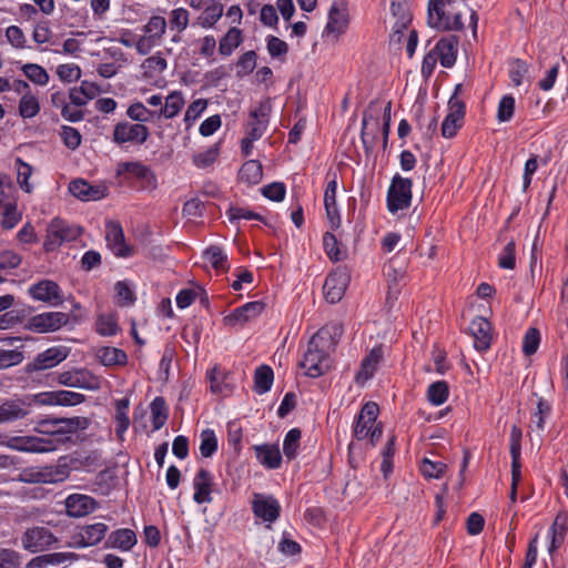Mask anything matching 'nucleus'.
I'll return each mask as SVG.
<instances>
[{
  "mask_svg": "<svg viewBox=\"0 0 568 568\" xmlns=\"http://www.w3.org/2000/svg\"><path fill=\"white\" fill-rule=\"evenodd\" d=\"M115 174L119 185L138 192L151 193L159 186L156 174L140 161L118 163Z\"/></svg>",
  "mask_w": 568,
  "mask_h": 568,
  "instance_id": "f257e3e1",
  "label": "nucleus"
},
{
  "mask_svg": "<svg viewBox=\"0 0 568 568\" xmlns=\"http://www.w3.org/2000/svg\"><path fill=\"white\" fill-rule=\"evenodd\" d=\"M455 2L456 0H428V26L442 32L463 31V13L454 9Z\"/></svg>",
  "mask_w": 568,
  "mask_h": 568,
  "instance_id": "f03ea898",
  "label": "nucleus"
},
{
  "mask_svg": "<svg viewBox=\"0 0 568 568\" xmlns=\"http://www.w3.org/2000/svg\"><path fill=\"white\" fill-rule=\"evenodd\" d=\"M331 336L329 326L326 325L318 329L308 341L307 349L300 363V366L306 371L305 374L308 377L316 378L326 373L328 368L326 365L328 354L324 349V344Z\"/></svg>",
  "mask_w": 568,
  "mask_h": 568,
  "instance_id": "7ed1b4c3",
  "label": "nucleus"
},
{
  "mask_svg": "<svg viewBox=\"0 0 568 568\" xmlns=\"http://www.w3.org/2000/svg\"><path fill=\"white\" fill-rule=\"evenodd\" d=\"M413 181L396 173L389 184L386 195L387 210L390 213L407 210L413 200Z\"/></svg>",
  "mask_w": 568,
  "mask_h": 568,
  "instance_id": "20e7f679",
  "label": "nucleus"
},
{
  "mask_svg": "<svg viewBox=\"0 0 568 568\" xmlns=\"http://www.w3.org/2000/svg\"><path fill=\"white\" fill-rule=\"evenodd\" d=\"M89 422L85 417H45L36 423V432L45 435H68L85 429Z\"/></svg>",
  "mask_w": 568,
  "mask_h": 568,
  "instance_id": "39448f33",
  "label": "nucleus"
},
{
  "mask_svg": "<svg viewBox=\"0 0 568 568\" xmlns=\"http://www.w3.org/2000/svg\"><path fill=\"white\" fill-rule=\"evenodd\" d=\"M82 234V229L71 225L65 221L55 217L49 224L47 236L43 242V250L47 253L57 251L64 242L77 240Z\"/></svg>",
  "mask_w": 568,
  "mask_h": 568,
  "instance_id": "423d86ee",
  "label": "nucleus"
},
{
  "mask_svg": "<svg viewBox=\"0 0 568 568\" xmlns=\"http://www.w3.org/2000/svg\"><path fill=\"white\" fill-rule=\"evenodd\" d=\"M58 542V537L50 529L40 526L28 528L21 536L23 549L32 554L44 551Z\"/></svg>",
  "mask_w": 568,
  "mask_h": 568,
  "instance_id": "0eeeda50",
  "label": "nucleus"
},
{
  "mask_svg": "<svg viewBox=\"0 0 568 568\" xmlns=\"http://www.w3.org/2000/svg\"><path fill=\"white\" fill-rule=\"evenodd\" d=\"M351 283V273L347 266H338L325 278L323 293L325 300L331 304L338 303Z\"/></svg>",
  "mask_w": 568,
  "mask_h": 568,
  "instance_id": "6e6552de",
  "label": "nucleus"
},
{
  "mask_svg": "<svg viewBox=\"0 0 568 568\" xmlns=\"http://www.w3.org/2000/svg\"><path fill=\"white\" fill-rule=\"evenodd\" d=\"M70 475V468L67 463L54 466H43L28 468L23 471L26 483L55 484L67 479Z\"/></svg>",
  "mask_w": 568,
  "mask_h": 568,
  "instance_id": "1a4fd4ad",
  "label": "nucleus"
},
{
  "mask_svg": "<svg viewBox=\"0 0 568 568\" xmlns=\"http://www.w3.org/2000/svg\"><path fill=\"white\" fill-rule=\"evenodd\" d=\"M109 534V527L106 524L97 521L93 524H87L79 528L78 534L72 537V542L69 547L74 548H88L99 545L101 541H105Z\"/></svg>",
  "mask_w": 568,
  "mask_h": 568,
  "instance_id": "9d476101",
  "label": "nucleus"
},
{
  "mask_svg": "<svg viewBox=\"0 0 568 568\" xmlns=\"http://www.w3.org/2000/svg\"><path fill=\"white\" fill-rule=\"evenodd\" d=\"M150 136V130L142 123L119 122L114 125L112 141L122 145L124 143L143 144Z\"/></svg>",
  "mask_w": 568,
  "mask_h": 568,
  "instance_id": "9b49d317",
  "label": "nucleus"
},
{
  "mask_svg": "<svg viewBox=\"0 0 568 568\" xmlns=\"http://www.w3.org/2000/svg\"><path fill=\"white\" fill-rule=\"evenodd\" d=\"M69 322V315L62 312H44L29 318L24 328L34 333L55 332Z\"/></svg>",
  "mask_w": 568,
  "mask_h": 568,
  "instance_id": "f8f14e48",
  "label": "nucleus"
},
{
  "mask_svg": "<svg viewBox=\"0 0 568 568\" xmlns=\"http://www.w3.org/2000/svg\"><path fill=\"white\" fill-rule=\"evenodd\" d=\"M68 351L64 346H52L39 353L33 361L24 366L27 374L40 372L55 367L68 357Z\"/></svg>",
  "mask_w": 568,
  "mask_h": 568,
  "instance_id": "ddd939ff",
  "label": "nucleus"
},
{
  "mask_svg": "<svg viewBox=\"0 0 568 568\" xmlns=\"http://www.w3.org/2000/svg\"><path fill=\"white\" fill-rule=\"evenodd\" d=\"M105 241L108 247L116 257L125 258L133 255V248L126 244L123 227L120 222H106Z\"/></svg>",
  "mask_w": 568,
  "mask_h": 568,
  "instance_id": "4468645a",
  "label": "nucleus"
},
{
  "mask_svg": "<svg viewBox=\"0 0 568 568\" xmlns=\"http://www.w3.org/2000/svg\"><path fill=\"white\" fill-rule=\"evenodd\" d=\"M327 184L324 191V207L326 216L331 223V229L336 231L342 223L341 214L336 203L337 174L328 172L326 175Z\"/></svg>",
  "mask_w": 568,
  "mask_h": 568,
  "instance_id": "2eb2a0df",
  "label": "nucleus"
},
{
  "mask_svg": "<svg viewBox=\"0 0 568 568\" xmlns=\"http://www.w3.org/2000/svg\"><path fill=\"white\" fill-rule=\"evenodd\" d=\"M379 407L375 402H367L363 405L353 427V436L357 440L368 437L369 430L375 426Z\"/></svg>",
  "mask_w": 568,
  "mask_h": 568,
  "instance_id": "dca6fc26",
  "label": "nucleus"
},
{
  "mask_svg": "<svg viewBox=\"0 0 568 568\" xmlns=\"http://www.w3.org/2000/svg\"><path fill=\"white\" fill-rule=\"evenodd\" d=\"M28 293L33 300L48 303L50 305H58L63 301L60 286L51 280H41L32 284L28 288Z\"/></svg>",
  "mask_w": 568,
  "mask_h": 568,
  "instance_id": "f3484780",
  "label": "nucleus"
},
{
  "mask_svg": "<svg viewBox=\"0 0 568 568\" xmlns=\"http://www.w3.org/2000/svg\"><path fill=\"white\" fill-rule=\"evenodd\" d=\"M64 506L69 517L81 518L92 514L99 507V503L89 495L74 493L65 498Z\"/></svg>",
  "mask_w": 568,
  "mask_h": 568,
  "instance_id": "a211bd4d",
  "label": "nucleus"
},
{
  "mask_svg": "<svg viewBox=\"0 0 568 568\" xmlns=\"http://www.w3.org/2000/svg\"><path fill=\"white\" fill-rule=\"evenodd\" d=\"M7 446L26 453H47L54 449L52 440L37 436H14L8 440Z\"/></svg>",
  "mask_w": 568,
  "mask_h": 568,
  "instance_id": "6ab92c4d",
  "label": "nucleus"
},
{
  "mask_svg": "<svg viewBox=\"0 0 568 568\" xmlns=\"http://www.w3.org/2000/svg\"><path fill=\"white\" fill-rule=\"evenodd\" d=\"M469 334L474 337V347L479 352H486L491 346L493 327L491 323L483 317L476 316L469 324Z\"/></svg>",
  "mask_w": 568,
  "mask_h": 568,
  "instance_id": "aec40b11",
  "label": "nucleus"
},
{
  "mask_svg": "<svg viewBox=\"0 0 568 568\" xmlns=\"http://www.w3.org/2000/svg\"><path fill=\"white\" fill-rule=\"evenodd\" d=\"M138 544V536L131 528H118L108 534L104 549H116L121 552L131 551Z\"/></svg>",
  "mask_w": 568,
  "mask_h": 568,
  "instance_id": "412c9836",
  "label": "nucleus"
},
{
  "mask_svg": "<svg viewBox=\"0 0 568 568\" xmlns=\"http://www.w3.org/2000/svg\"><path fill=\"white\" fill-rule=\"evenodd\" d=\"M266 304L263 301H253L245 303L242 306H239L232 311L229 315L224 317V322L227 325H237L245 324L257 316H260L265 311Z\"/></svg>",
  "mask_w": 568,
  "mask_h": 568,
  "instance_id": "4be33fe9",
  "label": "nucleus"
},
{
  "mask_svg": "<svg viewBox=\"0 0 568 568\" xmlns=\"http://www.w3.org/2000/svg\"><path fill=\"white\" fill-rule=\"evenodd\" d=\"M521 428L513 425L509 435V453L511 457V485L514 486H518L521 480Z\"/></svg>",
  "mask_w": 568,
  "mask_h": 568,
  "instance_id": "5701e85b",
  "label": "nucleus"
},
{
  "mask_svg": "<svg viewBox=\"0 0 568 568\" xmlns=\"http://www.w3.org/2000/svg\"><path fill=\"white\" fill-rule=\"evenodd\" d=\"M458 44L459 38L457 36L450 34L448 37L440 38L432 51L435 52V55H437L440 64L444 68L449 69L456 63Z\"/></svg>",
  "mask_w": 568,
  "mask_h": 568,
  "instance_id": "b1692460",
  "label": "nucleus"
},
{
  "mask_svg": "<svg viewBox=\"0 0 568 568\" xmlns=\"http://www.w3.org/2000/svg\"><path fill=\"white\" fill-rule=\"evenodd\" d=\"M70 193L81 201H98L108 195L104 185H92L83 179L73 180L69 184Z\"/></svg>",
  "mask_w": 568,
  "mask_h": 568,
  "instance_id": "393cba45",
  "label": "nucleus"
},
{
  "mask_svg": "<svg viewBox=\"0 0 568 568\" xmlns=\"http://www.w3.org/2000/svg\"><path fill=\"white\" fill-rule=\"evenodd\" d=\"M379 130V116H374L373 114L365 112L362 120L361 140L366 155H369L374 151Z\"/></svg>",
  "mask_w": 568,
  "mask_h": 568,
  "instance_id": "a878e982",
  "label": "nucleus"
},
{
  "mask_svg": "<svg viewBox=\"0 0 568 568\" xmlns=\"http://www.w3.org/2000/svg\"><path fill=\"white\" fill-rule=\"evenodd\" d=\"M252 510L257 518L274 523L280 517L281 506L274 497H264L263 495L256 494L252 504Z\"/></svg>",
  "mask_w": 568,
  "mask_h": 568,
  "instance_id": "bb28decb",
  "label": "nucleus"
},
{
  "mask_svg": "<svg viewBox=\"0 0 568 568\" xmlns=\"http://www.w3.org/2000/svg\"><path fill=\"white\" fill-rule=\"evenodd\" d=\"M390 12L395 18V23L393 26V37L398 34L399 37L397 41H400V37L404 30L408 28L413 20L409 0H390Z\"/></svg>",
  "mask_w": 568,
  "mask_h": 568,
  "instance_id": "cd10ccee",
  "label": "nucleus"
},
{
  "mask_svg": "<svg viewBox=\"0 0 568 568\" xmlns=\"http://www.w3.org/2000/svg\"><path fill=\"white\" fill-rule=\"evenodd\" d=\"M58 383L68 387L95 389L99 386L98 379L88 371L63 372L58 375Z\"/></svg>",
  "mask_w": 568,
  "mask_h": 568,
  "instance_id": "c85d7f7f",
  "label": "nucleus"
},
{
  "mask_svg": "<svg viewBox=\"0 0 568 568\" xmlns=\"http://www.w3.org/2000/svg\"><path fill=\"white\" fill-rule=\"evenodd\" d=\"M213 476L210 470L200 468L193 479V500L201 504H210L212 501Z\"/></svg>",
  "mask_w": 568,
  "mask_h": 568,
  "instance_id": "c756f323",
  "label": "nucleus"
},
{
  "mask_svg": "<svg viewBox=\"0 0 568 568\" xmlns=\"http://www.w3.org/2000/svg\"><path fill=\"white\" fill-rule=\"evenodd\" d=\"M30 413L29 402H26L24 396L21 398L8 399L0 405V423L22 419Z\"/></svg>",
  "mask_w": 568,
  "mask_h": 568,
  "instance_id": "7c9ffc66",
  "label": "nucleus"
},
{
  "mask_svg": "<svg viewBox=\"0 0 568 568\" xmlns=\"http://www.w3.org/2000/svg\"><path fill=\"white\" fill-rule=\"evenodd\" d=\"M255 457L257 462L267 469H277L282 464L280 448L275 444L254 445Z\"/></svg>",
  "mask_w": 568,
  "mask_h": 568,
  "instance_id": "2f4dec72",
  "label": "nucleus"
},
{
  "mask_svg": "<svg viewBox=\"0 0 568 568\" xmlns=\"http://www.w3.org/2000/svg\"><path fill=\"white\" fill-rule=\"evenodd\" d=\"M383 357V352L381 348H373L368 355H366L361 363V368L356 374V382L357 383H365L366 381L371 379L376 369L377 365L379 364L381 359Z\"/></svg>",
  "mask_w": 568,
  "mask_h": 568,
  "instance_id": "473e14b6",
  "label": "nucleus"
},
{
  "mask_svg": "<svg viewBox=\"0 0 568 568\" xmlns=\"http://www.w3.org/2000/svg\"><path fill=\"white\" fill-rule=\"evenodd\" d=\"M95 356L103 366H125L128 364L126 353L118 347H99L95 352Z\"/></svg>",
  "mask_w": 568,
  "mask_h": 568,
  "instance_id": "72a5a7b5",
  "label": "nucleus"
},
{
  "mask_svg": "<svg viewBox=\"0 0 568 568\" xmlns=\"http://www.w3.org/2000/svg\"><path fill=\"white\" fill-rule=\"evenodd\" d=\"M203 258L220 273H226L230 270V263L226 253L219 245H210L203 251Z\"/></svg>",
  "mask_w": 568,
  "mask_h": 568,
  "instance_id": "f704fd0d",
  "label": "nucleus"
},
{
  "mask_svg": "<svg viewBox=\"0 0 568 568\" xmlns=\"http://www.w3.org/2000/svg\"><path fill=\"white\" fill-rule=\"evenodd\" d=\"M239 178L248 185H256L262 181L263 166L258 160L244 162L239 171Z\"/></svg>",
  "mask_w": 568,
  "mask_h": 568,
  "instance_id": "c9c22d12",
  "label": "nucleus"
},
{
  "mask_svg": "<svg viewBox=\"0 0 568 568\" xmlns=\"http://www.w3.org/2000/svg\"><path fill=\"white\" fill-rule=\"evenodd\" d=\"M243 42L242 31L232 27L220 39L219 52L223 57H230L235 49H237Z\"/></svg>",
  "mask_w": 568,
  "mask_h": 568,
  "instance_id": "e433bc0d",
  "label": "nucleus"
},
{
  "mask_svg": "<svg viewBox=\"0 0 568 568\" xmlns=\"http://www.w3.org/2000/svg\"><path fill=\"white\" fill-rule=\"evenodd\" d=\"M151 415H152V427L153 432L161 429L168 418H169V408L166 406L165 398L162 396H156L150 404Z\"/></svg>",
  "mask_w": 568,
  "mask_h": 568,
  "instance_id": "4c0bfd02",
  "label": "nucleus"
},
{
  "mask_svg": "<svg viewBox=\"0 0 568 568\" xmlns=\"http://www.w3.org/2000/svg\"><path fill=\"white\" fill-rule=\"evenodd\" d=\"M274 381L273 369L268 365H261L254 373V390L262 395L267 393Z\"/></svg>",
  "mask_w": 568,
  "mask_h": 568,
  "instance_id": "58836bf2",
  "label": "nucleus"
},
{
  "mask_svg": "<svg viewBox=\"0 0 568 568\" xmlns=\"http://www.w3.org/2000/svg\"><path fill=\"white\" fill-rule=\"evenodd\" d=\"M348 20L346 16L333 4L328 12V21L325 26V31L328 33H344L347 28Z\"/></svg>",
  "mask_w": 568,
  "mask_h": 568,
  "instance_id": "ea45409f",
  "label": "nucleus"
},
{
  "mask_svg": "<svg viewBox=\"0 0 568 568\" xmlns=\"http://www.w3.org/2000/svg\"><path fill=\"white\" fill-rule=\"evenodd\" d=\"M427 400L434 406L443 405L449 396V386L446 381L432 383L427 388Z\"/></svg>",
  "mask_w": 568,
  "mask_h": 568,
  "instance_id": "a19ab883",
  "label": "nucleus"
},
{
  "mask_svg": "<svg viewBox=\"0 0 568 568\" xmlns=\"http://www.w3.org/2000/svg\"><path fill=\"white\" fill-rule=\"evenodd\" d=\"M302 432L300 428L290 429L283 442V453L287 460H294L297 457L301 446Z\"/></svg>",
  "mask_w": 568,
  "mask_h": 568,
  "instance_id": "79ce46f5",
  "label": "nucleus"
},
{
  "mask_svg": "<svg viewBox=\"0 0 568 568\" xmlns=\"http://www.w3.org/2000/svg\"><path fill=\"white\" fill-rule=\"evenodd\" d=\"M323 247L332 262H339L347 256L346 250H341L337 237L332 232H325L323 235Z\"/></svg>",
  "mask_w": 568,
  "mask_h": 568,
  "instance_id": "37998d69",
  "label": "nucleus"
},
{
  "mask_svg": "<svg viewBox=\"0 0 568 568\" xmlns=\"http://www.w3.org/2000/svg\"><path fill=\"white\" fill-rule=\"evenodd\" d=\"M184 98L182 92L174 91L171 92L166 99L165 104L160 110V114L163 115L165 119H172L176 116L182 108L184 106Z\"/></svg>",
  "mask_w": 568,
  "mask_h": 568,
  "instance_id": "c03bdc74",
  "label": "nucleus"
},
{
  "mask_svg": "<svg viewBox=\"0 0 568 568\" xmlns=\"http://www.w3.org/2000/svg\"><path fill=\"white\" fill-rule=\"evenodd\" d=\"M166 20L162 16H152L143 27L148 38L159 43L166 30Z\"/></svg>",
  "mask_w": 568,
  "mask_h": 568,
  "instance_id": "a18cd8bd",
  "label": "nucleus"
},
{
  "mask_svg": "<svg viewBox=\"0 0 568 568\" xmlns=\"http://www.w3.org/2000/svg\"><path fill=\"white\" fill-rule=\"evenodd\" d=\"M207 378L210 381V389L212 393L227 396L232 393V387L225 382V376H222L217 366H214L207 372Z\"/></svg>",
  "mask_w": 568,
  "mask_h": 568,
  "instance_id": "49530a36",
  "label": "nucleus"
},
{
  "mask_svg": "<svg viewBox=\"0 0 568 568\" xmlns=\"http://www.w3.org/2000/svg\"><path fill=\"white\" fill-rule=\"evenodd\" d=\"M18 111L19 115L23 119L34 118L40 112L38 98L30 92H26L19 101Z\"/></svg>",
  "mask_w": 568,
  "mask_h": 568,
  "instance_id": "de8ad7c7",
  "label": "nucleus"
},
{
  "mask_svg": "<svg viewBox=\"0 0 568 568\" xmlns=\"http://www.w3.org/2000/svg\"><path fill=\"white\" fill-rule=\"evenodd\" d=\"M200 453L202 457L209 458L212 457L217 450V437L215 432L211 428H205L200 434Z\"/></svg>",
  "mask_w": 568,
  "mask_h": 568,
  "instance_id": "09e8293b",
  "label": "nucleus"
},
{
  "mask_svg": "<svg viewBox=\"0 0 568 568\" xmlns=\"http://www.w3.org/2000/svg\"><path fill=\"white\" fill-rule=\"evenodd\" d=\"M463 84L458 83L455 85L454 92L448 100V113L455 118L465 119L466 115V103L459 98L462 93Z\"/></svg>",
  "mask_w": 568,
  "mask_h": 568,
  "instance_id": "8fccbe9b",
  "label": "nucleus"
},
{
  "mask_svg": "<svg viewBox=\"0 0 568 568\" xmlns=\"http://www.w3.org/2000/svg\"><path fill=\"white\" fill-rule=\"evenodd\" d=\"M24 75L34 84L45 85L49 82V73L37 63H27L22 67Z\"/></svg>",
  "mask_w": 568,
  "mask_h": 568,
  "instance_id": "3c124183",
  "label": "nucleus"
},
{
  "mask_svg": "<svg viewBox=\"0 0 568 568\" xmlns=\"http://www.w3.org/2000/svg\"><path fill=\"white\" fill-rule=\"evenodd\" d=\"M226 215L231 223H235L240 219H244V220H256V221L264 223L265 225L267 224L265 217L263 215H261L260 213H256V212L245 209V207L235 206V205H231L227 209Z\"/></svg>",
  "mask_w": 568,
  "mask_h": 568,
  "instance_id": "603ef678",
  "label": "nucleus"
},
{
  "mask_svg": "<svg viewBox=\"0 0 568 568\" xmlns=\"http://www.w3.org/2000/svg\"><path fill=\"white\" fill-rule=\"evenodd\" d=\"M257 54L250 50L243 53L236 62V77L243 78L252 73L256 67Z\"/></svg>",
  "mask_w": 568,
  "mask_h": 568,
  "instance_id": "864d4df0",
  "label": "nucleus"
},
{
  "mask_svg": "<svg viewBox=\"0 0 568 568\" xmlns=\"http://www.w3.org/2000/svg\"><path fill=\"white\" fill-rule=\"evenodd\" d=\"M498 266L505 270H514L516 267V244L510 240L498 255Z\"/></svg>",
  "mask_w": 568,
  "mask_h": 568,
  "instance_id": "5fc2aeb1",
  "label": "nucleus"
},
{
  "mask_svg": "<svg viewBox=\"0 0 568 568\" xmlns=\"http://www.w3.org/2000/svg\"><path fill=\"white\" fill-rule=\"evenodd\" d=\"M60 136L63 144L71 151L77 150L82 142V135L78 129L70 125H62Z\"/></svg>",
  "mask_w": 568,
  "mask_h": 568,
  "instance_id": "6e6d98bb",
  "label": "nucleus"
},
{
  "mask_svg": "<svg viewBox=\"0 0 568 568\" xmlns=\"http://www.w3.org/2000/svg\"><path fill=\"white\" fill-rule=\"evenodd\" d=\"M540 344V332L536 327H529L523 338V353L526 356L534 355Z\"/></svg>",
  "mask_w": 568,
  "mask_h": 568,
  "instance_id": "4d7b16f0",
  "label": "nucleus"
},
{
  "mask_svg": "<svg viewBox=\"0 0 568 568\" xmlns=\"http://www.w3.org/2000/svg\"><path fill=\"white\" fill-rule=\"evenodd\" d=\"M515 113V98L510 94L504 95L497 108V120L499 122H508L513 119Z\"/></svg>",
  "mask_w": 568,
  "mask_h": 568,
  "instance_id": "13d9d810",
  "label": "nucleus"
},
{
  "mask_svg": "<svg viewBox=\"0 0 568 568\" xmlns=\"http://www.w3.org/2000/svg\"><path fill=\"white\" fill-rule=\"evenodd\" d=\"M170 28L178 33L184 31L189 26V11L184 8H175L170 12Z\"/></svg>",
  "mask_w": 568,
  "mask_h": 568,
  "instance_id": "bf43d9fd",
  "label": "nucleus"
},
{
  "mask_svg": "<svg viewBox=\"0 0 568 568\" xmlns=\"http://www.w3.org/2000/svg\"><path fill=\"white\" fill-rule=\"evenodd\" d=\"M55 405L58 406H77L85 400V395L72 390H55Z\"/></svg>",
  "mask_w": 568,
  "mask_h": 568,
  "instance_id": "052dcab7",
  "label": "nucleus"
},
{
  "mask_svg": "<svg viewBox=\"0 0 568 568\" xmlns=\"http://www.w3.org/2000/svg\"><path fill=\"white\" fill-rule=\"evenodd\" d=\"M126 115L133 121L144 123L153 119L154 112L145 108L142 102H134L128 108Z\"/></svg>",
  "mask_w": 568,
  "mask_h": 568,
  "instance_id": "680f3d73",
  "label": "nucleus"
},
{
  "mask_svg": "<svg viewBox=\"0 0 568 568\" xmlns=\"http://www.w3.org/2000/svg\"><path fill=\"white\" fill-rule=\"evenodd\" d=\"M264 197L273 202H282L286 195V185L283 182H272L261 189Z\"/></svg>",
  "mask_w": 568,
  "mask_h": 568,
  "instance_id": "e2e57ef3",
  "label": "nucleus"
},
{
  "mask_svg": "<svg viewBox=\"0 0 568 568\" xmlns=\"http://www.w3.org/2000/svg\"><path fill=\"white\" fill-rule=\"evenodd\" d=\"M207 108V100L205 99H196L194 100L186 109L184 114V122L186 128H190L194 124V122L200 118V115Z\"/></svg>",
  "mask_w": 568,
  "mask_h": 568,
  "instance_id": "0e129e2a",
  "label": "nucleus"
},
{
  "mask_svg": "<svg viewBox=\"0 0 568 568\" xmlns=\"http://www.w3.org/2000/svg\"><path fill=\"white\" fill-rule=\"evenodd\" d=\"M227 428V443L240 453L242 448L243 429L237 420H230L226 425Z\"/></svg>",
  "mask_w": 568,
  "mask_h": 568,
  "instance_id": "69168bd1",
  "label": "nucleus"
},
{
  "mask_svg": "<svg viewBox=\"0 0 568 568\" xmlns=\"http://www.w3.org/2000/svg\"><path fill=\"white\" fill-rule=\"evenodd\" d=\"M22 263V256L12 251V250H3L0 251V271L9 272L10 270L17 268Z\"/></svg>",
  "mask_w": 568,
  "mask_h": 568,
  "instance_id": "338daca9",
  "label": "nucleus"
},
{
  "mask_svg": "<svg viewBox=\"0 0 568 568\" xmlns=\"http://www.w3.org/2000/svg\"><path fill=\"white\" fill-rule=\"evenodd\" d=\"M446 468L447 466L443 462H433L428 458H424L420 466V471L427 478L437 479L444 475Z\"/></svg>",
  "mask_w": 568,
  "mask_h": 568,
  "instance_id": "774afa93",
  "label": "nucleus"
}]
</instances>
